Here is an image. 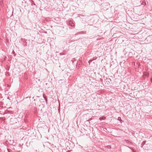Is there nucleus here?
<instances>
[{"label": "nucleus", "instance_id": "f257e3e1", "mask_svg": "<svg viewBox=\"0 0 152 152\" xmlns=\"http://www.w3.org/2000/svg\"><path fill=\"white\" fill-rule=\"evenodd\" d=\"M67 24L68 25L71 26L72 27H74L75 25L74 23L73 22L70 20H69L67 23Z\"/></svg>", "mask_w": 152, "mask_h": 152}, {"label": "nucleus", "instance_id": "f03ea898", "mask_svg": "<svg viewBox=\"0 0 152 152\" xmlns=\"http://www.w3.org/2000/svg\"><path fill=\"white\" fill-rule=\"evenodd\" d=\"M106 118V117L104 116H102L101 117H100L99 118V120L100 121H102V120H104Z\"/></svg>", "mask_w": 152, "mask_h": 152}, {"label": "nucleus", "instance_id": "7ed1b4c3", "mask_svg": "<svg viewBox=\"0 0 152 152\" xmlns=\"http://www.w3.org/2000/svg\"><path fill=\"white\" fill-rule=\"evenodd\" d=\"M146 142V141H144L142 142L141 144V145H142V146H143L145 144Z\"/></svg>", "mask_w": 152, "mask_h": 152}, {"label": "nucleus", "instance_id": "20e7f679", "mask_svg": "<svg viewBox=\"0 0 152 152\" xmlns=\"http://www.w3.org/2000/svg\"><path fill=\"white\" fill-rule=\"evenodd\" d=\"M106 148H107L110 149L111 148V146L110 145H108L106 146Z\"/></svg>", "mask_w": 152, "mask_h": 152}, {"label": "nucleus", "instance_id": "39448f33", "mask_svg": "<svg viewBox=\"0 0 152 152\" xmlns=\"http://www.w3.org/2000/svg\"><path fill=\"white\" fill-rule=\"evenodd\" d=\"M59 54L61 56V55H64V54L63 53H61Z\"/></svg>", "mask_w": 152, "mask_h": 152}, {"label": "nucleus", "instance_id": "423d86ee", "mask_svg": "<svg viewBox=\"0 0 152 152\" xmlns=\"http://www.w3.org/2000/svg\"><path fill=\"white\" fill-rule=\"evenodd\" d=\"M43 96L44 97V98H45V99L46 100V101H47V99L46 98H45V97H44V94H43Z\"/></svg>", "mask_w": 152, "mask_h": 152}, {"label": "nucleus", "instance_id": "0eeeda50", "mask_svg": "<svg viewBox=\"0 0 152 152\" xmlns=\"http://www.w3.org/2000/svg\"><path fill=\"white\" fill-rule=\"evenodd\" d=\"M91 61H92V60H90L89 61V62H91Z\"/></svg>", "mask_w": 152, "mask_h": 152}, {"label": "nucleus", "instance_id": "6e6552de", "mask_svg": "<svg viewBox=\"0 0 152 152\" xmlns=\"http://www.w3.org/2000/svg\"><path fill=\"white\" fill-rule=\"evenodd\" d=\"M10 120H11V121H11V120H12V118H11V119H10Z\"/></svg>", "mask_w": 152, "mask_h": 152}]
</instances>
